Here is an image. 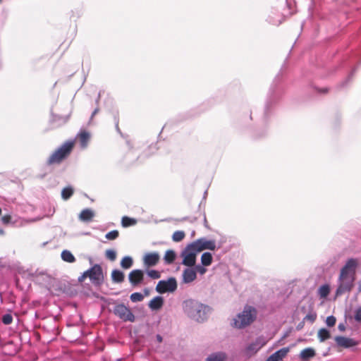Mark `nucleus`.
Listing matches in <instances>:
<instances>
[{
	"instance_id": "f257e3e1",
	"label": "nucleus",
	"mask_w": 361,
	"mask_h": 361,
	"mask_svg": "<svg viewBox=\"0 0 361 361\" xmlns=\"http://www.w3.org/2000/svg\"><path fill=\"white\" fill-rule=\"evenodd\" d=\"M357 265V259L350 258L341 269L335 292L336 297L351 292L355 285Z\"/></svg>"
},
{
	"instance_id": "8fccbe9b",
	"label": "nucleus",
	"mask_w": 361,
	"mask_h": 361,
	"mask_svg": "<svg viewBox=\"0 0 361 361\" xmlns=\"http://www.w3.org/2000/svg\"><path fill=\"white\" fill-rule=\"evenodd\" d=\"M266 361H279L274 355H271Z\"/></svg>"
},
{
	"instance_id": "b1692460",
	"label": "nucleus",
	"mask_w": 361,
	"mask_h": 361,
	"mask_svg": "<svg viewBox=\"0 0 361 361\" xmlns=\"http://www.w3.org/2000/svg\"><path fill=\"white\" fill-rule=\"evenodd\" d=\"M317 336L320 342H324L331 337L329 331L324 328L319 329Z\"/></svg>"
},
{
	"instance_id": "1a4fd4ad",
	"label": "nucleus",
	"mask_w": 361,
	"mask_h": 361,
	"mask_svg": "<svg viewBox=\"0 0 361 361\" xmlns=\"http://www.w3.org/2000/svg\"><path fill=\"white\" fill-rule=\"evenodd\" d=\"M195 245L196 250L200 252L204 250H214L216 249V243L213 240H207L204 238H199L192 243Z\"/></svg>"
},
{
	"instance_id": "864d4df0",
	"label": "nucleus",
	"mask_w": 361,
	"mask_h": 361,
	"mask_svg": "<svg viewBox=\"0 0 361 361\" xmlns=\"http://www.w3.org/2000/svg\"><path fill=\"white\" fill-rule=\"evenodd\" d=\"M98 111H99L98 109H95L92 114L91 118H92L98 112Z\"/></svg>"
},
{
	"instance_id": "bf43d9fd",
	"label": "nucleus",
	"mask_w": 361,
	"mask_h": 361,
	"mask_svg": "<svg viewBox=\"0 0 361 361\" xmlns=\"http://www.w3.org/2000/svg\"><path fill=\"white\" fill-rule=\"evenodd\" d=\"M322 92H326V89H324V90H320Z\"/></svg>"
},
{
	"instance_id": "f03ea898",
	"label": "nucleus",
	"mask_w": 361,
	"mask_h": 361,
	"mask_svg": "<svg viewBox=\"0 0 361 361\" xmlns=\"http://www.w3.org/2000/svg\"><path fill=\"white\" fill-rule=\"evenodd\" d=\"M184 312L192 319L202 322L207 319L211 313L209 306L204 305L195 300H186L183 303Z\"/></svg>"
},
{
	"instance_id": "9b49d317",
	"label": "nucleus",
	"mask_w": 361,
	"mask_h": 361,
	"mask_svg": "<svg viewBox=\"0 0 361 361\" xmlns=\"http://www.w3.org/2000/svg\"><path fill=\"white\" fill-rule=\"evenodd\" d=\"M145 272L142 269H133L128 274V280L133 286H137L143 282Z\"/></svg>"
},
{
	"instance_id": "4be33fe9",
	"label": "nucleus",
	"mask_w": 361,
	"mask_h": 361,
	"mask_svg": "<svg viewBox=\"0 0 361 361\" xmlns=\"http://www.w3.org/2000/svg\"><path fill=\"white\" fill-rule=\"evenodd\" d=\"M61 256L64 262L69 263H73L75 262V257L69 250H65L62 251Z\"/></svg>"
},
{
	"instance_id": "aec40b11",
	"label": "nucleus",
	"mask_w": 361,
	"mask_h": 361,
	"mask_svg": "<svg viewBox=\"0 0 361 361\" xmlns=\"http://www.w3.org/2000/svg\"><path fill=\"white\" fill-rule=\"evenodd\" d=\"M124 274L118 270L114 269L111 272V279L114 283H120L124 281Z\"/></svg>"
},
{
	"instance_id": "6ab92c4d",
	"label": "nucleus",
	"mask_w": 361,
	"mask_h": 361,
	"mask_svg": "<svg viewBox=\"0 0 361 361\" xmlns=\"http://www.w3.org/2000/svg\"><path fill=\"white\" fill-rule=\"evenodd\" d=\"M315 355V351L312 348H307L300 353V357L302 361H308Z\"/></svg>"
},
{
	"instance_id": "13d9d810",
	"label": "nucleus",
	"mask_w": 361,
	"mask_h": 361,
	"mask_svg": "<svg viewBox=\"0 0 361 361\" xmlns=\"http://www.w3.org/2000/svg\"><path fill=\"white\" fill-rule=\"evenodd\" d=\"M188 220V217H184L182 219V221H186Z\"/></svg>"
},
{
	"instance_id": "2f4dec72",
	"label": "nucleus",
	"mask_w": 361,
	"mask_h": 361,
	"mask_svg": "<svg viewBox=\"0 0 361 361\" xmlns=\"http://www.w3.org/2000/svg\"><path fill=\"white\" fill-rule=\"evenodd\" d=\"M130 298L132 302H137L142 301L144 299V296L142 293L135 292L130 295Z\"/></svg>"
},
{
	"instance_id": "a19ab883",
	"label": "nucleus",
	"mask_w": 361,
	"mask_h": 361,
	"mask_svg": "<svg viewBox=\"0 0 361 361\" xmlns=\"http://www.w3.org/2000/svg\"><path fill=\"white\" fill-rule=\"evenodd\" d=\"M354 319L356 322H361V307L355 310Z\"/></svg>"
},
{
	"instance_id": "c03bdc74",
	"label": "nucleus",
	"mask_w": 361,
	"mask_h": 361,
	"mask_svg": "<svg viewBox=\"0 0 361 361\" xmlns=\"http://www.w3.org/2000/svg\"><path fill=\"white\" fill-rule=\"evenodd\" d=\"M90 272H89V269H87V271H85L80 276H79L78 278V281L80 282H82L84 281L85 279L86 278H90Z\"/></svg>"
},
{
	"instance_id": "603ef678",
	"label": "nucleus",
	"mask_w": 361,
	"mask_h": 361,
	"mask_svg": "<svg viewBox=\"0 0 361 361\" xmlns=\"http://www.w3.org/2000/svg\"><path fill=\"white\" fill-rule=\"evenodd\" d=\"M204 224L205 227H207V228L208 227L207 221L205 214L204 215Z\"/></svg>"
},
{
	"instance_id": "39448f33",
	"label": "nucleus",
	"mask_w": 361,
	"mask_h": 361,
	"mask_svg": "<svg viewBox=\"0 0 361 361\" xmlns=\"http://www.w3.org/2000/svg\"><path fill=\"white\" fill-rule=\"evenodd\" d=\"M198 252L195 245L192 243L188 245L181 252V257H183L182 264L189 267L195 266L196 256Z\"/></svg>"
},
{
	"instance_id": "37998d69",
	"label": "nucleus",
	"mask_w": 361,
	"mask_h": 361,
	"mask_svg": "<svg viewBox=\"0 0 361 361\" xmlns=\"http://www.w3.org/2000/svg\"><path fill=\"white\" fill-rule=\"evenodd\" d=\"M90 272H89V269H87V271H85L80 276H79L78 278V281L80 282H82L84 281L85 279L86 278H90Z\"/></svg>"
},
{
	"instance_id": "0eeeda50",
	"label": "nucleus",
	"mask_w": 361,
	"mask_h": 361,
	"mask_svg": "<svg viewBox=\"0 0 361 361\" xmlns=\"http://www.w3.org/2000/svg\"><path fill=\"white\" fill-rule=\"evenodd\" d=\"M177 289V281L174 277L167 280H161L156 286V291L159 293H172Z\"/></svg>"
},
{
	"instance_id": "c85d7f7f",
	"label": "nucleus",
	"mask_w": 361,
	"mask_h": 361,
	"mask_svg": "<svg viewBox=\"0 0 361 361\" xmlns=\"http://www.w3.org/2000/svg\"><path fill=\"white\" fill-rule=\"evenodd\" d=\"M330 292L329 285L324 284L321 286L318 289V293L321 298H326Z\"/></svg>"
},
{
	"instance_id": "dca6fc26",
	"label": "nucleus",
	"mask_w": 361,
	"mask_h": 361,
	"mask_svg": "<svg viewBox=\"0 0 361 361\" xmlns=\"http://www.w3.org/2000/svg\"><path fill=\"white\" fill-rule=\"evenodd\" d=\"M94 216V212L91 209H85L79 214V219L82 222H90Z\"/></svg>"
},
{
	"instance_id": "e2e57ef3",
	"label": "nucleus",
	"mask_w": 361,
	"mask_h": 361,
	"mask_svg": "<svg viewBox=\"0 0 361 361\" xmlns=\"http://www.w3.org/2000/svg\"><path fill=\"white\" fill-rule=\"evenodd\" d=\"M1 1V0H0V2Z\"/></svg>"
},
{
	"instance_id": "680f3d73",
	"label": "nucleus",
	"mask_w": 361,
	"mask_h": 361,
	"mask_svg": "<svg viewBox=\"0 0 361 361\" xmlns=\"http://www.w3.org/2000/svg\"><path fill=\"white\" fill-rule=\"evenodd\" d=\"M4 233L2 229H0V234H2Z\"/></svg>"
},
{
	"instance_id": "f704fd0d",
	"label": "nucleus",
	"mask_w": 361,
	"mask_h": 361,
	"mask_svg": "<svg viewBox=\"0 0 361 361\" xmlns=\"http://www.w3.org/2000/svg\"><path fill=\"white\" fill-rule=\"evenodd\" d=\"M106 257L110 261H115L116 259V252L114 250H107L105 252Z\"/></svg>"
},
{
	"instance_id": "20e7f679",
	"label": "nucleus",
	"mask_w": 361,
	"mask_h": 361,
	"mask_svg": "<svg viewBox=\"0 0 361 361\" xmlns=\"http://www.w3.org/2000/svg\"><path fill=\"white\" fill-rule=\"evenodd\" d=\"M73 147V142L71 141H68L63 143L50 155L47 161V164L52 165L54 164H60L70 154Z\"/></svg>"
},
{
	"instance_id": "de8ad7c7",
	"label": "nucleus",
	"mask_w": 361,
	"mask_h": 361,
	"mask_svg": "<svg viewBox=\"0 0 361 361\" xmlns=\"http://www.w3.org/2000/svg\"><path fill=\"white\" fill-rule=\"evenodd\" d=\"M10 219L11 217L9 216H4L2 218H1V220L3 221V223L4 224H7L10 221Z\"/></svg>"
},
{
	"instance_id": "2eb2a0df",
	"label": "nucleus",
	"mask_w": 361,
	"mask_h": 361,
	"mask_svg": "<svg viewBox=\"0 0 361 361\" xmlns=\"http://www.w3.org/2000/svg\"><path fill=\"white\" fill-rule=\"evenodd\" d=\"M70 118V115L60 116L57 114H51V118L50 119L51 123L54 127H60L66 123Z\"/></svg>"
},
{
	"instance_id": "58836bf2",
	"label": "nucleus",
	"mask_w": 361,
	"mask_h": 361,
	"mask_svg": "<svg viewBox=\"0 0 361 361\" xmlns=\"http://www.w3.org/2000/svg\"><path fill=\"white\" fill-rule=\"evenodd\" d=\"M147 274L149 277H150L153 279H157L161 277L160 273L158 271L154 270V269L148 270L147 271Z\"/></svg>"
},
{
	"instance_id": "cd10ccee",
	"label": "nucleus",
	"mask_w": 361,
	"mask_h": 361,
	"mask_svg": "<svg viewBox=\"0 0 361 361\" xmlns=\"http://www.w3.org/2000/svg\"><path fill=\"white\" fill-rule=\"evenodd\" d=\"M226 355L223 353H216L210 355L206 361H224Z\"/></svg>"
},
{
	"instance_id": "72a5a7b5",
	"label": "nucleus",
	"mask_w": 361,
	"mask_h": 361,
	"mask_svg": "<svg viewBox=\"0 0 361 361\" xmlns=\"http://www.w3.org/2000/svg\"><path fill=\"white\" fill-rule=\"evenodd\" d=\"M2 323L5 325L11 324L13 322V316L11 313H7L3 315L1 319Z\"/></svg>"
},
{
	"instance_id": "a211bd4d",
	"label": "nucleus",
	"mask_w": 361,
	"mask_h": 361,
	"mask_svg": "<svg viewBox=\"0 0 361 361\" xmlns=\"http://www.w3.org/2000/svg\"><path fill=\"white\" fill-rule=\"evenodd\" d=\"M164 304V299L161 296H156L149 302V307L152 310H159Z\"/></svg>"
},
{
	"instance_id": "4d7b16f0",
	"label": "nucleus",
	"mask_w": 361,
	"mask_h": 361,
	"mask_svg": "<svg viewBox=\"0 0 361 361\" xmlns=\"http://www.w3.org/2000/svg\"><path fill=\"white\" fill-rule=\"evenodd\" d=\"M126 143H127V145H128L130 147H131V145H130V141H129V140H127Z\"/></svg>"
},
{
	"instance_id": "f3484780",
	"label": "nucleus",
	"mask_w": 361,
	"mask_h": 361,
	"mask_svg": "<svg viewBox=\"0 0 361 361\" xmlns=\"http://www.w3.org/2000/svg\"><path fill=\"white\" fill-rule=\"evenodd\" d=\"M77 138L78 140L81 148L85 149L87 147L88 145V142L90 138V135L87 131H82L78 134Z\"/></svg>"
},
{
	"instance_id": "393cba45",
	"label": "nucleus",
	"mask_w": 361,
	"mask_h": 361,
	"mask_svg": "<svg viewBox=\"0 0 361 361\" xmlns=\"http://www.w3.org/2000/svg\"><path fill=\"white\" fill-rule=\"evenodd\" d=\"M289 350L290 349L288 347L282 348L280 350L275 352L274 353H273V355L280 361L282 360L287 355Z\"/></svg>"
},
{
	"instance_id": "a18cd8bd",
	"label": "nucleus",
	"mask_w": 361,
	"mask_h": 361,
	"mask_svg": "<svg viewBox=\"0 0 361 361\" xmlns=\"http://www.w3.org/2000/svg\"><path fill=\"white\" fill-rule=\"evenodd\" d=\"M90 272H89V269H87V271H85L80 276H79L78 278V281L80 282H82L84 281L85 279L86 278H90Z\"/></svg>"
},
{
	"instance_id": "c9c22d12",
	"label": "nucleus",
	"mask_w": 361,
	"mask_h": 361,
	"mask_svg": "<svg viewBox=\"0 0 361 361\" xmlns=\"http://www.w3.org/2000/svg\"><path fill=\"white\" fill-rule=\"evenodd\" d=\"M205 267L206 266H203L201 263V264H195L192 267L196 271V274L199 273L200 275H204L207 272Z\"/></svg>"
},
{
	"instance_id": "5701e85b",
	"label": "nucleus",
	"mask_w": 361,
	"mask_h": 361,
	"mask_svg": "<svg viewBox=\"0 0 361 361\" xmlns=\"http://www.w3.org/2000/svg\"><path fill=\"white\" fill-rule=\"evenodd\" d=\"M212 255L209 252H204L201 256V263L203 266H209L212 263Z\"/></svg>"
},
{
	"instance_id": "052dcab7",
	"label": "nucleus",
	"mask_w": 361,
	"mask_h": 361,
	"mask_svg": "<svg viewBox=\"0 0 361 361\" xmlns=\"http://www.w3.org/2000/svg\"><path fill=\"white\" fill-rule=\"evenodd\" d=\"M196 220V218H193L192 219L190 220L191 222H193Z\"/></svg>"
},
{
	"instance_id": "ddd939ff",
	"label": "nucleus",
	"mask_w": 361,
	"mask_h": 361,
	"mask_svg": "<svg viewBox=\"0 0 361 361\" xmlns=\"http://www.w3.org/2000/svg\"><path fill=\"white\" fill-rule=\"evenodd\" d=\"M197 278L196 271L193 267L186 268L183 270L182 274V282L183 283H190L193 282Z\"/></svg>"
},
{
	"instance_id": "7ed1b4c3",
	"label": "nucleus",
	"mask_w": 361,
	"mask_h": 361,
	"mask_svg": "<svg viewBox=\"0 0 361 361\" xmlns=\"http://www.w3.org/2000/svg\"><path fill=\"white\" fill-rule=\"evenodd\" d=\"M257 311L255 308L250 305H245L243 310L234 317L231 323V326L236 329H243L249 326L256 318Z\"/></svg>"
},
{
	"instance_id": "7c9ffc66",
	"label": "nucleus",
	"mask_w": 361,
	"mask_h": 361,
	"mask_svg": "<svg viewBox=\"0 0 361 361\" xmlns=\"http://www.w3.org/2000/svg\"><path fill=\"white\" fill-rule=\"evenodd\" d=\"M136 223L135 219L128 217V216H123L122 218V225L124 227L133 226Z\"/></svg>"
},
{
	"instance_id": "3c124183",
	"label": "nucleus",
	"mask_w": 361,
	"mask_h": 361,
	"mask_svg": "<svg viewBox=\"0 0 361 361\" xmlns=\"http://www.w3.org/2000/svg\"><path fill=\"white\" fill-rule=\"evenodd\" d=\"M157 340L158 342L161 343L162 341V337L159 334H157Z\"/></svg>"
},
{
	"instance_id": "412c9836",
	"label": "nucleus",
	"mask_w": 361,
	"mask_h": 361,
	"mask_svg": "<svg viewBox=\"0 0 361 361\" xmlns=\"http://www.w3.org/2000/svg\"><path fill=\"white\" fill-rule=\"evenodd\" d=\"M176 252L172 250H168L164 257V260L166 264H172L176 259Z\"/></svg>"
},
{
	"instance_id": "473e14b6",
	"label": "nucleus",
	"mask_w": 361,
	"mask_h": 361,
	"mask_svg": "<svg viewBox=\"0 0 361 361\" xmlns=\"http://www.w3.org/2000/svg\"><path fill=\"white\" fill-rule=\"evenodd\" d=\"M278 99L277 96L275 95V93H274V91L271 89L270 90V95H269V99L267 100V103H266V106H265V110L266 111L268 110L269 107V104L270 103L273 101V102H275L276 101V99Z\"/></svg>"
},
{
	"instance_id": "9d476101",
	"label": "nucleus",
	"mask_w": 361,
	"mask_h": 361,
	"mask_svg": "<svg viewBox=\"0 0 361 361\" xmlns=\"http://www.w3.org/2000/svg\"><path fill=\"white\" fill-rule=\"evenodd\" d=\"M267 343V339L263 336H258L256 339L250 343L246 348V352L248 353H256Z\"/></svg>"
},
{
	"instance_id": "e433bc0d",
	"label": "nucleus",
	"mask_w": 361,
	"mask_h": 361,
	"mask_svg": "<svg viewBox=\"0 0 361 361\" xmlns=\"http://www.w3.org/2000/svg\"><path fill=\"white\" fill-rule=\"evenodd\" d=\"M118 231L117 230H114L110 232H108L106 234L105 237L106 239L112 240L116 239L118 237Z\"/></svg>"
},
{
	"instance_id": "bb28decb",
	"label": "nucleus",
	"mask_w": 361,
	"mask_h": 361,
	"mask_svg": "<svg viewBox=\"0 0 361 361\" xmlns=\"http://www.w3.org/2000/svg\"><path fill=\"white\" fill-rule=\"evenodd\" d=\"M73 194V189L71 186L64 188L61 191V197L64 200H68Z\"/></svg>"
},
{
	"instance_id": "4468645a",
	"label": "nucleus",
	"mask_w": 361,
	"mask_h": 361,
	"mask_svg": "<svg viewBox=\"0 0 361 361\" xmlns=\"http://www.w3.org/2000/svg\"><path fill=\"white\" fill-rule=\"evenodd\" d=\"M335 341L338 346L345 348L353 347L357 344L354 339L341 336H336Z\"/></svg>"
},
{
	"instance_id": "6e6552de",
	"label": "nucleus",
	"mask_w": 361,
	"mask_h": 361,
	"mask_svg": "<svg viewBox=\"0 0 361 361\" xmlns=\"http://www.w3.org/2000/svg\"><path fill=\"white\" fill-rule=\"evenodd\" d=\"M90 280L94 286H101L104 281L102 269L99 264H94L89 269Z\"/></svg>"
},
{
	"instance_id": "ea45409f",
	"label": "nucleus",
	"mask_w": 361,
	"mask_h": 361,
	"mask_svg": "<svg viewBox=\"0 0 361 361\" xmlns=\"http://www.w3.org/2000/svg\"><path fill=\"white\" fill-rule=\"evenodd\" d=\"M336 319L334 316L333 315H331V316H329L327 317L326 319V324L328 326H334L336 324Z\"/></svg>"
},
{
	"instance_id": "4c0bfd02",
	"label": "nucleus",
	"mask_w": 361,
	"mask_h": 361,
	"mask_svg": "<svg viewBox=\"0 0 361 361\" xmlns=\"http://www.w3.org/2000/svg\"><path fill=\"white\" fill-rule=\"evenodd\" d=\"M317 319V314L314 312H309L303 319L305 321H309L311 324L314 323Z\"/></svg>"
},
{
	"instance_id": "f8f14e48",
	"label": "nucleus",
	"mask_w": 361,
	"mask_h": 361,
	"mask_svg": "<svg viewBox=\"0 0 361 361\" xmlns=\"http://www.w3.org/2000/svg\"><path fill=\"white\" fill-rule=\"evenodd\" d=\"M160 259L157 252L146 253L143 257V264L147 268L156 266Z\"/></svg>"
},
{
	"instance_id": "5fc2aeb1",
	"label": "nucleus",
	"mask_w": 361,
	"mask_h": 361,
	"mask_svg": "<svg viewBox=\"0 0 361 361\" xmlns=\"http://www.w3.org/2000/svg\"><path fill=\"white\" fill-rule=\"evenodd\" d=\"M116 128L117 131L120 133V129L118 128V120H116Z\"/></svg>"
},
{
	"instance_id": "a878e982",
	"label": "nucleus",
	"mask_w": 361,
	"mask_h": 361,
	"mask_svg": "<svg viewBox=\"0 0 361 361\" xmlns=\"http://www.w3.org/2000/svg\"><path fill=\"white\" fill-rule=\"evenodd\" d=\"M133 258L130 256L124 257L121 262V267L126 269H130L133 266Z\"/></svg>"
},
{
	"instance_id": "6e6d98bb",
	"label": "nucleus",
	"mask_w": 361,
	"mask_h": 361,
	"mask_svg": "<svg viewBox=\"0 0 361 361\" xmlns=\"http://www.w3.org/2000/svg\"><path fill=\"white\" fill-rule=\"evenodd\" d=\"M288 336V332L285 333V334L283 336V338H286Z\"/></svg>"
},
{
	"instance_id": "09e8293b",
	"label": "nucleus",
	"mask_w": 361,
	"mask_h": 361,
	"mask_svg": "<svg viewBox=\"0 0 361 361\" xmlns=\"http://www.w3.org/2000/svg\"><path fill=\"white\" fill-rule=\"evenodd\" d=\"M338 330H339V331H345V324H343V323H340V324H338Z\"/></svg>"
},
{
	"instance_id": "49530a36",
	"label": "nucleus",
	"mask_w": 361,
	"mask_h": 361,
	"mask_svg": "<svg viewBox=\"0 0 361 361\" xmlns=\"http://www.w3.org/2000/svg\"><path fill=\"white\" fill-rule=\"evenodd\" d=\"M305 322V321L304 319H302V322H300L297 325V326H296V329H297L298 331L301 330V329L304 327Z\"/></svg>"
},
{
	"instance_id": "79ce46f5",
	"label": "nucleus",
	"mask_w": 361,
	"mask_h": 361,
	"mask_svg": "<svg viewBox=\"0 0 361 361\" xmlns=\"http://www.w3.org/2000/svg\"><path fill=\"white\" fill-rule=\"evenodd\" d=\"M269 22L275 25H279L282 23L281 19H274L271 16L269 17Z\"/></svg>"
},
{
	"instance_id": "423d86ee",
	"label": "nucleus",
	"mask_w": 361,
	"mask_h": 361,
	"mask_svg": "<svg viewBox=\"0 0 361 361\" xmlns=\"http://www.w3.org/2000/svg\"><path fill=\"white\" fill-rule=\"evenodd\" d=\"M114 314L123 322H133L135 319V315L131 310L123 304H117L113 310Z\"/></svg>"
},
{
	"instance_id": "c756f323",
	"label": "nucleus",
	"mask_w": 361,
	"mask_h": 361,
	"mask_svg": "<svg viewBox=\"0 0 361 361\" xmlns=\"http://www.w3.org/2000/svg\"><path fill=\"white\" fill-rule=\"evenodd\" d=\"M185 233L182 231H176L172 235V239L174 242H180L185 238Z\"/></svg>"
}]
</instances>
